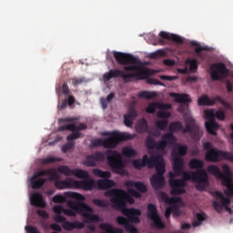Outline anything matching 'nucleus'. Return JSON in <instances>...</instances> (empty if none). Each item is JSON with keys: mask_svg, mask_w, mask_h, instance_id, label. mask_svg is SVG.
<instances>
[{"mask_svg": "<svg viewBox=\"0 0 233 233\" xmlns=\"http://www.w3.org/2000/svg\"><path fill=\"white\" fill-rule=\"evenodd\" d=\"M205 163L201 159L193 158L188 162L190 169H197L196 171L182 172L183 177L181 179L176 178V173L169 172V187H171L172 196H181L187 192L184 188L187 187V181H192L196 184V188L198 191H204L208 185V175L205 169Z\"/></svg>", "mask_w": 233, "mask_h": 233, "instance_id": "nucleus-1", "label": "nucleus"}, {"mask_svg": "<svg viewBox=\"0 0 233 233\" xmlns=\"http://www.w3.org/2000/svg\"><path fill=\"white\" fill-rule=\"evenodd\" d=\"M113 56L118 65H121L123 70L111 69L109 72L104 74L103 77L105 81H110V79L122 77L125 83H128L133 77L137 76H148V69L139 67L136 65H139V58L132 56L128 53H123L119 51H113Z\"/></svg>", "mask_w": 233, "mask_h": 233, "instance_id": "nucleus-2", "label": "nucleus"}, {"mask_svg": "<svg viewBox=\"0 0 233 233\" xmlns=\"http://www.w3.org/2000/svg\"><path fill=\"white\" fill-rule=\"evenodd\" d=\"M106 197L111 198V203L116 210H120L122 214L128 218L131 223H140L139 216L141 211L137 208H127V203L134 205L135 198L123 189L114 188L105 193Z\"/></svg>", "mask_w": 233, "mask_h": 233, "instance_id": "nucleus-3", "label": "nucleus"}, {"mask_svg": "<svg viewBox=\"0 0 233 233\" xmlns=\"http://www.w3.org/2000/svg\"><path fill=\"white\" fill-rule=\"evenodd\" d=\"M106 158L107 165L116 170V174L124 175V162L120 153L107 150L106 153L96 152L86 157L84 165L86 167H96L97 162H103Z\"/></svg>", "mask_w": 233, "mask_h": 233, "instance_id": "nucleus-4", "label": "nucleus"}, {"mask_svg": "<svg viewBox=\"0 0 233 233\" xmlns=\"http://www.w3.org/2000/svg\"><path fill=\"white\" fill-rule=\"evenodd\" d=\"M183 130V134H190L194 141H199L201 136H203V131L199 128V126L196 124V120L192 116H187L186 118V127L183 129V123L180 121H175L169 125V132L174 134V132H180Z\"/></svg>", "mask_w": 233, "mask_h": 233, "instance_id": "nucleus-5", "label": "nucleus"}, {"mask_svg": "<svg viewBox=\"0 0 233 233\" xmlns=\"http://www.w3.org/2000/svg\"><path fill=\"white\" fill-rule=\"evenodd\" d=\"M102 136H106V139L96 138L92 141V147H117L122 141H130L136 135L130 133H120L118 131L103 132Z\"/></svg>", "mask_w": 233, "mask_h": 233, "instance_id": "nucleus-6", "label": "nucleus"}, {"mask_svg": "<svg viewBox=\"0 0 233 233\" xmlns=\"http://www.w3.org/2000/svg\"><path fill=\"white\" fill-rule=\"evenodd\" d=\"M67 207L72 210H76V213H79L84 219L88 222H98L99 217L93 215L94 209L89 207L87 204L83 202H75L73 200H68L66 203Z\"/></svg>", "mask_w": 233, "mask_h": 233, "instance_id": "nucleus-7", "label": "nucleus"}, {"mask_svg": "<svg viewBox=\"0 0 233 233\" xmlns=\"http://www.w3.org/2000/svg\"><path fill=\"white\" fill-rule=\"evenodd\" d=\"M49 176L48 180H57L59 176L56 173V168H47L37 171L31 180V185L34 189H40L46 182V178H41V177Z\"/></svg>", "mask_w": 233, "mask_h": 233, "instance_id": "nucleus-8", "label": "nucleus"}, {"mask_svg": "<svg viewBox=\"0 0 233 233\" xmlns=\"http://www.w3.org/2000/svg\"><path fill=\"white\" fill-rule=\"evenodd\" d=\"M156 168L157 174L150 177V185L155 189H161L166 185V179L164 174L166 172V162L163 158L157 165L154 167Z\"/></svg>", "mask_w": 233, "mask_h": 233, "instance_id": "nucleus-9", "label": "nucleus"}, {"mask_svg": "<svg viewBox=\"0 0 233 233\" xmlns=\"http://www.w3.org/2000/svg\"><path fill=\"white\" fill-rule=\"evenodd\" d=\"M164 159L163 156H150L144 155L142 159H135L132 164L137 170H141L143 167H147L153 168L157 166Z\"/></svg>", "mask_w": 233, "mask_h": 233, "instance_id": "nucleus-10", "label": "nucleus"}, {"mask_svg": "<svg viewBox=\"0 0 233 233\" xmlns=\"http://www.w3.org/2000/svg\"><path fill=\"white\" fill-rule=\"evenodd\" d=\"M210 77L212 81H223L230 76V70L223 62L214 63L210 66Z\"/></svg>", "mask_w": 233, "mask_h": 233, "instance_id": "nucleus-11", "label": "nucleus"}, {"mask_svg": "<svg viewBox=\"0 0 233 233\" xmlns=\"http://www.w3.org/2000/svg\"><path fill=\"white\" fill-rule=\"evenodd\" d=\"M188 147H178L177 152L172 153L173 159V170L176 176H181L184 169V160L181 157L187 156Z\"/></svg>", "mask_w": 233, "mask_h": 233, "instance_id": "nucleus-12", "label": "nucleus"}, {"mask_svg": "<svg viewBox=\"0 0 233 233\" xmlns=\"http://www.w3.org/2000/svg\"><path fill=\"white\" fill-rule=\"evenodd\" d=\"M204 117L208 119L205 123L206 130L211 136H216V130H219V124L216 122V113L214 109H208L204 111Z\"/></svg>", "mask_w": 233, "mask_h": 233, "instance_id": "nucleus-13", "label": "nucleus"}, {"mask_svg": "<svg viewBox=\"0 0 233 233\" xmlns=\"http://www.w3.org/2000/svg\"><path fill=\"white\" fill-rule=\"evenodd\" d=\"M230 161L233 163V154L228 152H223V151H217L216 149H210L208 153L205 155V160L210 161V162H218V161Z\"/></svg>", "mask_w": 233, "mask_h": 233, "instance_id": "nucleus-14", "label": "nucleus"}, {"mask_svg": "<svg viewBox=\"0 0 233 233\" xmlns=\"http://www.w3.org/2000/svg\"><path fill=\"white\" fill-rule=\"evenodd\" d=\"M222 168L224 173L221 172L220 168L218 166L211 165L208 167V174H212L218 179H221L223 185L224 178L231 179L232 172L228 165H224Z\"/></svg>", "mask_w": 233, "mask_h": 233, "instance_id": "nucleus-15", "label": "nucleus"}, {"mask_svg": "<svg viewBox=\"0 0 233 233\" xmlns=\"http://www.w3.org/2000/svg\"><path fill=\"white\" fill-rule=\"evenodd\" d=\"M216 101L220 103L222 106L230 108V104H228V102L225 101V99L219 96H215L213 100L208 98V96H203L198 98V103L199 106H214L216 105Z\"/></svg>", "mask_w": 233, "mask_h": 233, "instance_id": "nucleus-16", "label": "nucleus"}, {"mask_svg": "<svg viewBox=\"0 0 233 233\" xmlns=\"http://www.w3.org/2000/svg\"><path fill=\"white\" fill-rule=\"evenodd\" d=\"M154 143H155L154 138L148 137L147 138L146 147H167L168 145H174V143H176V137L172 132L166 133L162 136V140L160 141V145H154Z\"/></svg>", "mask_w": 233, "mask_h": 233, "instance_id": "nucleus-17", "label": "nucleus"}, {"mask_svg": "<svg viewBox=\"0 0 233 233\" xmlns=\"http://www.w3.org/2000/svg\"><path fill=\"white\" fill-rule=\"evenodd\" d=\"M214 197L221 199L220 202L218 201L213 202L214 209L217 210L218 213H220L223 210V208H228V206L230 205V199L228 198H225L221 191H215ZM228 209L229 210V212H231V208H228Z\"/></svg>", "mask_w": 233, "mask_h": 233, "instance_id": "nucleus-18", "label": "nucleus"}, {"mask_svg": "<svg viewBox=\"0 0 233 233\" xmlns=\"http://www.w3.org/2000/svg\"><path fill=\"white\" fill-rule=\"evenodd\" d=\"M86 128H88V126L85 123H80L78 126L75 125V128L72 130V133L66 137L69 147H74L72 143H74L76 139H79V137H81V131L86 130Z\"/></svg>", "mask_w": 233, "mask_h": 233, "instance_id": "nucleus-19", "label": "nucleus"}, {"mask_svg": "<svg viewBox=\"0 0 233 233\" xmlns=\"http://www.w3.org/2000/svg\"><path fill=\"white\" fill-rule=\"evenodd\" d=\"M74 187L81 188L86 191H90L96 187V181L92 177H87V178H85L84 180H75L74 179Z\"/></svg>", "mask_w": 233, "mask_h": 233, "instance_id": "nucleus-20", "label": "nucleus"}, {"mask_svg": "<svg viewBox=\"0 0 233 233\" xmlns=\"http://www.w3.org/2000/svg\"><path fill=\"white\" fill-rule=\"evenodd\" d=\"M29 201L31 202V205L33 207H37L40 208H46V203L44 199V197L40 193H32L31 196L29 197Z\"/></svg>", "mask_w": 233, "mask_h": 233, "instance_id": "nucleus-21", "label": "nucleus"}, {"mask_svg": "<svg viewBox=\"0 0 233 233\" xmlns=\"http://www.w3.org/2000/svg\"><path fill=\"white\" fill-rule=\"evenodd\" d=\"M54 187H56V189H66V188H71L75 187V179L74 178H67L66 180H58L55 179Z\"/></svg>", "mask_w": 233, "mask_h": 233, "instance_id": "nucleus-22", "label": "nucleus"}, {"mask_svg": "<svg viewBox=\"0 0 233 233\" xmlns=\"http://www.w3.org/2000/svg\"><path fill=\"white\" fill-rule=\"evenodd\" d=\"M116 221L119 225H123L127 232L138 233L137 228L130 224V222L132 221L129 218H127L125 217H117Z\"/></svg>", "mask_w": 233, "mask_h": 233, "instance_id": "nucleus-23", "label": "nucleus"}, {"mask_svg": "<svg viewBox=\"0 0 233 233\" xmlns=\"http://www.w3.org/2000/svg\"><path fill=\"white\" fill-rule=\"evenodd\" d=\"M124 187H136L137 190H138L141 193H147L148 191V188L147 185H145L143 182H136L133 180H127L124 183Z\"/></svg>", "mask_w": 233, "mask_h": 233, "instance_id": "nucleus-24", "label": "nucleus"}, {"mask_svg": "<svg viewBox=\"0 0 233 233\" xmlns=\"http://www.w3.org/2000/svg\"><path fill=\"white\" fill-rule=\"evenodd\" d=\"M170 97H174L176 103H180L181 105H189L192 103V99L187 94L179 93H169Z\"/></svg>", "mask_w": 233, "mask_h": 233, "instance_id": "nucleus-25", "label": "nucleus"}, {"mask_svg": "<svg viewBox=\"0 0 233 233\" xmlns=\"http://www.w3.org/2000/svg\"><path fill=\"white\" fill-rule=\"evenodd\" d=\"M62 228L66 231H73L74 229H83L85 228V225L80 221L71 222V221L66 220L62 224Z\"/></svg>", "mask_w": 233, "mask_h": 233, "instance_id": "nucleus-26", "label": "nucleus"}, {"mask_svg": "<svg viewBox=\"0 0 233 233\" xmlns=\"http://www.w3.org/2000/svg\"><path fill=\"white\" fill-rule=\"evenodd\" d=\"M159 35L162 39H167L168 41H174L175 43H178L179 45H181V43H183V38L175 34L170 35L165 31H161L159 33Z\"/></svg>", "mask_w": 233, "mask_h": 233, "instance_id": "nucleus-27", "label": "nucleus"}, {"mask_svg": "<svg viewBox=\"0 0 233 233\" xmlns=\"http://www.w3.org/2000/svg\"><path fill=\"white\" fill-rule=\"evenodd\" d=\"M136 131L137 134H145L148 131V122L145 118H141L136 125Z\"/></svg>", "mask_w": 233, "mask_h": 233, "instance_id": "nucleus-28", "label": "nucleus"}, {"mask_svg": "<svg viewBox=\"0 0 233 233\" xmlns=\"http://www.w3.org/2000/svg\"><path fill=\"white\" fill-rule=\"evenodd\" d=\"M116 183L112 179H99L96 181V186L99 189L106 190L110 187H115Z\"/></svg>", "mask_w": 233, "mask_h": 233, "instance_id": "nucleus-29", "label": "nucleus"}, {"mask_svg": "<svg viewBox=\"0 0 233 233\" xmlns=\"http://www.w3.org/2000/svg\"><path fill=\"white\" fill-rule=\"evenodd\" d=\"M223 187H227L225 194L228 198H233V180L232 178H224Z\"/></svg>", "mask_w": 233, "mask_h": 233, "instance_id": "nucleus-30", "label": "nucleus"}, {"mask_svg": "<svg viewBox=\"0 0 233 233\" xmlns=\"http://www.w3.org/2000/svg\"><path fill=\"white\" fill-rule=\"evenodd\" d=\"M100 228L102 229L103 233H123V229H115L112 225L107 223L100 224Z\"/></svg>", "mask_w": 233, "mask_h": 233, "instance_id": "nucleus-31", "label": "nucleus"}, {"mask_svg": "<svg viewBox=\"0 0 233 233\" xmlns=\"http://www.w3.org/2000/svg\"><path fill=\"white\" fill-rule=\"evenodd\" d=\"M151 221H153V227L156 228L157 229H165L166 225L162 221L161 217H154L149 218Z\"/></svg>", "mask_w": 233, "mask_h": 233, "instance_id": "nucleus-32", "label": "nucleus"}, {"mask_svg": "<svg viewBox=\"0 0 233 233\" xmlns=\"http://www.w3.org/2000/svg\"><path fill=\"white\" fill-rule=\"evenodd\" d=\"M63 161V158L61 157H47L46 158H41L40 159V164L42 166L49 165V164H54L56 162H61Z\"/></svg>", "mask_w": 233, "mask_h": 233, "instance_id": "nucleus-33", "label": "nucleus"}, {"mask_svg": "<svg viewBox=\"0 0 233 233\" xmlns=\"http://www.w3.org/2000/svg\"><path fill=\"white\" fill-rule=\"evenodd\" d=\"M122 155L127 158H135L137 156V152L132 147H123Z\"/></svg>", "mask_w": 233, "mask_h": 233, "instance_id": "nucleus-34", "label": "nucleus"}, {"mask_svg": "<svg viewBox=\"0 0 233 233\" xmlns=\"http://www.w3.org/2000/svg\"><path fill=\"white\" fill-rule=\"evenodd\" d=\"M159 217L157 214V209L155 204H147V218L148 219L152 218Z\"/></svg>", "mask_w": 233, "mask_h": 233, "instance_id": "nucleus-35", "label": "nucleus"}, {"mask_svg": "<svg viewBox=\"0 0 233 233\" xmlns=\"http://www.w3.org/2000/svg\"><path fill=\"white\" fill-rule=\"evenodd\" d=\"M56 171H58L59 174L65 175L66 177L73 176L74 170L71 169L68 166H59L56 168Z\"/></svg>", "mask_w": 233, "mask_h": 233, "instance_id": "nucleus-36", "label": "nucleus"}, {"mask_svg": "<svg viewBox=\"0 0 233 233\" xmlns=\"http://www.w3.org/2000/svg\"><path fill=\"white\" fill-rule=\"evenodd\" d=\"M73 176L80 178V179H87L89 178V175L88 172L86 170H83L80 168H77L76 170L73 171Z\"/></svg>", "mask_w": 233, "mask_h": 233, "instance_id": "nucleus-37", "label": "nucleus"}, {"mask_svg": "<svg viewBox=\"0 0 233 233\" xmlns=\"http://www.w3.org/2000/svg\"><path fill=\"white\" fill-rule=\"evenodd\" d=\"M138 97L142 99H154V97H157V93L154 91H142L138 94Z\"/></svg>", "mask_w": 233, "mask_h": 233, "instance_id": "nucleus-38", "label": "nucleus"}, {"mask_svg": "<svg viewBox=\"0 0 233 233\" xmlns=\"http://www.w3.org/2000/svg\"><path fill=\"white\" fill-rule=\"evenodd\" d=\"M93 174L96 177H102V178L108 179V178L111 177V173L109 171H103V170H101L99 168L94 169Z\"/></svg>", "mask_w": 233, "mask_h": 233, "instance_id": "nucleus-39", "label": "nucleus"}, {"mask_svg": "<svg viewBox=\"0 0 233 233\" xmlns=\"http://www.w3.org/2000/svg\"><path fill=\"white\" fill-rule=\"evenodd\" d=\"M66 195L67 198H75L78 201H85L86 200V198L80 193L66 192Z\"/></svg>", "mask_w": 233, "mask_h": 233, "instance_id": "nucleus-40", "label": "nucleus"}, {"mask_svg": "<svg viewBox=\"0 0 233 233\" xmlns=\"http://www.w3.org/2000/svg\"><path fill=\"white\" fill-rule=\"evenodd\" d=\"M92 202L96 207H99V208H108L109 207V202L106 200H104V199L96 198V199H93Z\"/></svg>", "mask_w": 233, "mask_h": 233, "instance_id": "nucleus-41", "label": "nucleus"}, {"mask_svg": "<svg viewBox=\"0 0 233 233\" xmlns=\"http://www.w3.org/2000/svg\"><path fill=\"white\" fill-rule=\"evenodd\" d=\"M187 65H189V70L193 74L198 72V60L196 59H189L186 62Z\"/></svg>", "mask_w": 233, "mask_h": 233, "instance_id": "nucleus-42", "label": "nucleus"}, {"mask_svg": "<svg viewBox=\"0 0 233 233\" xmlns=\"http://www.w3.org/2000/svg\"><path fill=\"white\" fill-rule=\"evenodd\" d=\"M197 219L193 221V227L197 228L198 226H201V224L205 221V215L201 213L197 214Z\"/></svg>", "mask_w": 233, "mask_h": 233, "instance_id": "nucleus-43", "label": "nucleus"}, {"mask_svg": "<svg viewBox=\"0 0 233 233\" xmlns=\"http://www.w3.org/2000/svg\"><path fill=\"white\" fill-rule=\"evenodd\" d=\"M156 127L159 130H165L167 127H168V120L167 119L158 120L156 122Z\"/></svg>", "mask_w": 233, "mask_h": 233, "instance_id": "nucleus-44", "label": "nucleus"}, {"mask_svg": "<svg viewBox=\"0 0 233 233\" xmlns=\"http://www.w3.org/2000/svg\"><path fill=\"white\" fill-rule=\"evenodd\" d=\"M159 103H150L146 108L147 114H156V109L158 108Z\"/></svg>", "mask_w": 233, "mask_h": 233, "instance_id": "nucleus-45", "label": "nucleus"}, {"mask_svg": "<svg viewBox=\"0 0 233 233\" xmlns=\"http://www.w3.org/2000/svg\"><path fill=\"white\" fill-rule=\"evenodd\" d=\"M76 128V124H68L66 126H60L57 128V132H66V130H69L70 132H72V130H74Z\"/></svg>", "mask_w": 233, "mask_h": 233, "instance_id": "nucleus-46", "label": "nucleus"}, {"mask_svg": "<svg viewBox=\"0 0 233 233\" xmlns=\"http://www.w3.org/2000/svg\"><path fill=\"white\" fill-rule=\"evenodd\" d=\"M52 200L54 203L62 204V203H66V198L62 195H56L53 197Z\"/></svg>", "mask_w": 233, "mask_h": 233, "instance_id": "nucleus-47", "label": "nucleus"}, {"mask_svg": "<svg viewBox=\"0 0 233 233\" xmlns=\"http://www.w3.org/2000/svg\"><path fill=\"white\" fill-rule=\"evenodd\" d=\"M61 93L64 96H70L72 94V91H70V87H68V84L66 82H64L61 86Z\"/></svg>", "mask_w": 233, "mask_h": 233, "instance_id": "nucleus-48", "label": "nucleus"}, {"mask_svg": "<svg viewBox=\"0 0 233 233\" xmlns=\"http://www.w3.org/2000/svg\"><path fill=\"white\" fill-rule=\"evenodd\" d=\"M124 125L130 128L132 125H134V118L127 116V115H124Z\"/></svg>", "mask_w": 233, "mask_h": 233, "instance_id": "nucleus-49", "label": "nucleus"}, {"mask_svg": "<svg viewBox=\"0 0 233 233\" xmlns=\"http://www.w3.org/2000/svg\"><path fill=\"white\" fill-rule=\"evenodd\" d=\"M126 116L131 117L132 119H136V117H137V111L134 107H129L128 113Z\"/></svg>", "mask_w": 233, "mask_h": 233, "instance_id": "nucleus-50", "label": "nucleus"}, {"mask_svg": "<svg viewBox=\"0 0 233 233\" xmlns=\"http://www.w3.org/2000/svg\"><path fill=\"white\" fill-rule=\"evenodd\" d=\"M215 117L218 119V121H225L226 114L223 110H218L215 113Z\"/></svg>", "mask_w": 233, "mask_h": 233, "instance_id": "nucleus-51", "label": "nucleus"}, {"mask_svg": "<svg viewBox=\"0 0 233 233\" xmlns=\"http://www.w3.org/2000/svg\"><path fill=\"white\" fill-rule=\"evenodd\" d=\"M203 50H205V47L201 46H198L195 48V52L198 55V56L200 57V59H205V56H203V54H201V52H203Z\"/></svg>", "mask_w": 233, "mask_h": 233, "instance_id": "nucleus-52", "label": "nucleus"}, {"mask_svg": "<svg viewBox=\"0 0 233 233\" xmlns=\"http://www.w3.org/2000/svg\"><path fill=\"white\" fill-rule=\"evenodd\" d=\"M128 195L133 198H141V193L132 188L127 189Z\"/></svg>", "mask_w": 233, "mask_h": 233, "instance_id": "nucleus-53", "label": "nucleus"}, {"mask_svg": "<svg viewBox=\"0 0 233 233\" xmlns=\"http://www.w3.org/2000/svg\"><path fill=\"white\" fill-rule=\"evenodd\" d=\"M76 211L75 209H68V208H65L64 209V214L66 215L67 217H71L74 218L76 216Z\"/></svg>", "mask_w": 233, "mask_h": 233, "instance_id": "nucleus-54", "label": "nucleus"}, {"mask_svg": "<svg viewBox=\"0 0 233 233\" xmlns=\"http://www.w3.org/2000/svg\"><path fill=\"white\" fill-rule=\"evenodd\" d=\"M25 229L27 233H41L37 228L33 226H26Z\"/></svg>", "mask_w": 233, "mask_h": 233, "instance_id": "nucleus-55", "label": "nucleus"}, {"mask_svg": "<svg viewBox=\"0 0 233 233\" xmlns=\"http://www.w3.org/2000/svg\"><path fill=\"white\" fill-rule=\"evenodd\" d=\"M53 211L54 213H56V215H61V213H64L65 208H63L62 206L56 205V206H54Z\"/></svg>", "mask_w": 233, "mask_h": 233, "instance_id": "nucleus-56", "label": "nucleus"}, {"mask_svg": "<svg viewBox=\"0 0 233 233\" xmlns=\"http://www.w3.org/2000/svg\"><path fill=\"white\" fill-rule=\"evenodd\" d=\"M157 116L158 117H162L163 119H168L171 114L168 111H160L158 112Z\"/></svg>", "mask_w": 233, "mask_h": 233, "instance_id": "nucleus-57", "label": "nucleus"}, {"mask_svg": "<svg viewBox=\"0 0 233 233\" xmlns=\"http://www.w3.org/2000/svg\"><path fill=\"white\" fill-rule=\"evenodd\" d=\"M82 83H85V78H72V84L74 86H78V85H82Z\"/></svg>", "mask_w": 233, "mask_h": 233, "instance_id": "nucleus-58", "label": "nucleus"}, {"mask_svg": "<svg viewBox=\"0 0 233 233\" xmlns=\"http://www.w3.org/2000/svg\"><path fill=\"white\" fill-rule=\"evenodd\" d=\"M54 220L55 222L56 223H64L66 221V218L65 217H62L60 214H56L55 217H54Z\"/></svg>", "mask_w": 233, "mask_h": 233, "instance_id": "nucleus-59", "label": "nucleus"}, {"mask_svg": "<svg viewBox=\"0 0 233 233\" xmlns=\"http://www.w3.org/2000/svg\"><path fill=\"white\" fill-rule=\"evenodd\" d=\"M175 210L174 207H167L165 212V216L167 219H169L171 213Z\"/></svg>", "mask_w": 233, "mask_h": 233, "instance_id": "nucleus-60", "label": "nucleus"}, {"mask_svg": "<svg viewBox=\"0 0 233 233\" xmlns=\"http://www.w3.org/2000/svg\"><path fill=\"white\" fill-rule=\"evenodd\" d=\"M36 213H37V215H38L40 218H44V219H47V218H48V214H47L45 210H43V209H38V210L36 211Z\"/></svg>", "mask_w": 233, "mask_h": 233, "instance_id": "nucleus-61", "label": "nucleus"}, {"mask_svg": "<svg viewBox=\"0 0 233 233\" xmlns=\"http://www.w3.org/2000/svg\"><path fill=\"white\" fill-rule=\"evenodd\" d=\"M100 103H101V105H102L103 110H106V108H108V103H109V102L107 101L106 98L102 97V98L100 99Z\"/></svg>", "mask_w": 233, "mask_h": 233, "instance_id": "nucleus-62", "label": "nucleus"}, {"mask_svg": "<svg viewBox=\"0 0 233 233\" xmlns=\"http://www.w3.org/2000/svg\"><path fill=\"white\" fill-rule=\"evenodd\" d=\"M67 96H68V97H67L66 103H67L68 106H72V105H74V103H76V97H74V96H72V94L67 95Z\"/></svg>", "mask_w": 233, "mask_h": 233, "instance_id": "nucleus-63", "label": "nucleus"}, {"mask_svg": "<svg viewBox=\"0 0 233 233\" xmlns=\"http://www.w3.org/2000/svg\"><path fill=\"white\" fill-rule=\"evenodd\" d=\"M158 108L160 110H170L172 108V106L169 104H158Z\"/></svg>", "mask_w": 233, "mask_h": 233, "instance_id": "nucleus-64", "label": "nucleus"}]
</instances>
